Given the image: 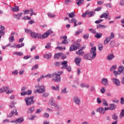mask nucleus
Masks as SVG:
<instances>
[{
	"label": "nucleus",
	"instance_id": "obj_46",
	"mask_svg": "<svg viewBox=\"0 0 124 124\" xmlns=\"http://www.w3.org/2000/svg\"><path fill=\"white\" fill-rule=\"evenodd\" d=\"M117 68V65H115L114 66H112L110 69V71H114V70H115V69H116Z\"/></svg>",
	"mask_w": 124,
	"mask_h": 124
},
{
	"label": "nucleus",
	"instance_id": "obj_39",
	"mask_svg": "<svg viewBox=\"0 0 124 124\" xmlns=\"http://www.w3.org/2000/svg\"><path fill=\"white\" fill-rule=\"evenodd\" d=\"M105 6H106L107 8H112V4L110 3L105 4Z\"/></svg>",
	"mask_w": 124,
	"mask_h": 124
},
{
	"label": "nucleus",
	"instance_id": "obj_3",
	"mask_svg": "<svg viewBox=\"0 0 124 124\" xmlns=\"http://www.w3.org/2000/svg\"><path fill=\"white\" fill-rule=\"evenodd\" d=\"M54 77L52 80L54 81L55 82H56V83H60L61 82V75L62 74V71H59L58 72H55L54 73Z\"/></svg>",
	"mask_w": 124,
	"mask_h": 124
},
{
	"label": "nucleus",
	"instance_id": "obj_30",
	"mask_svg": "<svg viewBox=\"0 0 124 124\" xmlns=\"http://www.w3.org/2000/svg\"><path fill=\"white\" fill-rule=\"evenodd\" d=\"M106 28H107V26L102 24H99L98 26H97V29H105Z\"/></svg>",
	"mask_w": 124,
	"mask_h": 124
},
{
	"label": "nucleus",
	"instance_id": "obj_63",
	"mask_svg": "<svg viewBox=\"0 0 124 124\" xmlns=\"http://www.w3.org/2000/svg\"><path fill=\"white\" fill-rule=\"evenodd\" d=\"M120 5H121V6H123V5H124V0H120Z\"/></svg>",
	"mask_w": 124,
	"mask_h": 124
},
{
	"label": "nucleus",
	"instance_id": "obj_51",
	"mask_svg": "<svg viewBox=\"0 0 124 124\" xmlns=\"http://www.w3.org/2000/svg\"><path fill=\"white\" fill-rule=\"evenodd\" d=\"M3 90L4 91V93H5V92H7V90H9V87L6 86L3 88Z\"/></svg>",
	"mask_w": 124,
	"mask_h": 124
},
{
	"label": "nucleus",
	"instance_id": "obj_33",
	"mask_svg": "<svg viewBox=\"0 0 124 124\" xmlns=\"http://www.w3.org/2000/svg\"><path fill=\"white\" fill-rule=\"evenodd\" d=\"M55 76V74H48L46 76H44V78H52V77H54Z\"/></svg>",
	"mask_w": 124,
	"mask_h": 124
},
{
	"label": "nucleus",
	"instance_id": "obj_49",
	"mask_svg": "<svg viewBox=\"0 0 124 124\" xmlns=\"http://www.w3.org/2000/svg\"><path fill=\"white\" fill-rule=\"evenodd\" d=\"M38 68V64H35L32 67L31 70H34V69H37Z\"/></svg>",
	"mask_w": 124,
	"mask_h": 124
},
{
	"label": "nucleus",
	"instance_id": "obj_1",
	"mask_svg": "<svg viewBox=\"0 0 124 124\" xmlns=\"http://www.w3.org/2000/svg\"><path fill=\"white\" fill-rule=\"evenodd\" d=\"M96 47H92L91 49V54L88 53L85 54L83 56V59L84 60H87V61H91V60H93V59H94L95 56H96Z\"/></svg>",
	"mask_w": 124,
	"mask_h": 124
},
{
	"label": "nucleus",
	"instance_id": "obj_12",
	"mask_svg": "<svg viewBox=\"0 0 124 124\" xmlns=\"http://www.w3.org/2000/svg\"><path fill=\"white\" fill-rule=\"evenodd\" d=\"M81 61H82V59L79 57H76L75 59V62L77 65H79V64H80V62H81Z\"/></svg>",
	"mask_w": 124,
	"mask_h": 124
},
{
	"label": "nucleus",
	"instance_id": "obj_8",
	"mask_svg": "<svg viewBox=\"0 0 124 124\" xmlns=\"http://www.w3.org/2000/svg\"><path fill=\"white\" fill-rule=\"evenodd\" d=\"M73 101L77 105H80V104H81V100L79 97H74Z\"/></svg>",
	"mask_w": 124,
	"mask_h": 124
},
{
	"label": "nucleus",
	"instance_id": "obj_42",
	"mask_svg": "<svg viewBox=\"0 0 124 124\" xmlns=\"http://www.w3.org/2000/svg\"><path fill=\"white\" fill-rule=\"evenodd\" d=\"M82 32H83V30H79V31H76L75 35L77 36V35H79V34H80V33H82Z\"/></svg>",
	"mask_w": 124,
	"mask_h": 124
},
{
	"label": "nucleus",
	"instance_id": "obj_52",
	"mask_svg": "<svg viewBox=\"0 0 124 124\" xmlns=\"http://www.w3.org/2000/svg\"><path fill=\"white\" fill-rule=\"evenodd\" d=\"M23 20H31V17L28 16H25L22 17Z\"/></svg>",
	"mask_w": 124,
	"mask_h": 124
},
{
	"label": "nucleus",
	"instance_id": "obj_26",
	"mask_svg": "<svg viewBox=\"0 0 124 124\" xmlns=\"http://www.w3.org/2000/svg\"><path fill=\"white\" fill-rule=\"evenodd\" d=\"M109 107V110H115V109H116V108H117V106L114 104H110Z\"/></svg>",
	"mask_w": 124,
	"mask_h": 124
},
{
	"label": "nucleus",
	"instance_id": "obj_60",
	"mask_svg": "<svg viewBox=\"0 0 124 124\" xmlns=\"http://www.w3.org/2000/svg\"><path fill=\"white\" fill-rule=\"evenodd\" d=\"M120 103H121V104H122L123 105H124V97H121V101H120Z\"/></svg>",
	"mask_w": 124,
	"mask_h": 124
},
{
	"label": "nucleus",
	"instance_id": "obj_29",
	"mask_svg": "<svg viewBox=\"0 0 124 124\" xmlns=\"http://www.w3.org/2000/svg\"><path fill=\"white\" fill-rule=\"evenodd\" d=\"M51 57L52 54H51V53L46 54L45 55H44V57L45 58V59H47V60L51 59Z\"/></svg>",
	"mask_w": 124,
	"mask_h": 124
},
{
	"label": "nucleus",
	"instance_id": "obj_13",
	"mask_svg": "<svg viewBox=\"0 0 124 124\" xmlns=\"http://www.w3.org/2000/svg\"><path fill=\"white\" fill-rule=\"evenodd\" d=\"M96 112H99L100 114L102 115L105 114V110L103 108H99L96 109Z\"/></svg>",
	"mask_w": 124,
	"mask_h": 124
},
{
	"label": "nucleus",
	"instance_id": "obj_47",
	"mask_svg": "<svg viewBox=\"0 0 124 124\" xmlns=\"http://www.w3.org/2000/svg\"><path fill=\"white\" fill-rule=\"evenodd\" d=\"M102 103L104 106H108V103H107V101H106V100H103L102 101Z\"/></svg>",
	"mask_w": 124,
	"mask_h": 124
},
{
	"label": "nucleus",
	"instance_id": "obj_48",
	"mask_svg": "<svg viewBox=\"0 0 124 124\" xmlns=\"http://www.w3.org/2000/svg\"><path fill=\"white\" fill-rule=\"evenodd\" d=\"M98 49L99 51H101L102 49H103V46L102 45V44H100L98 45Z\"/></svg>",
	"mask_w": 124,
	"mask_h": 124
},
{
	"label": "nucleus",
	"instance_id": "obj_6",
	"mask_svg": "<svg viewBox=\"0 0 124 124\" xmlns=\"http://www.w3.org/2000/svg\"><path fill=\"white\" fill-rule=\"evenodd\" d=\"M25 102H26V105H31L34 103L33 101V97H28L25 99Z\"/></svg>",
	"mask_w": 124,
	"mask_h": 124
},
{
	"label": "nucleus",
	"instance_id": "obj_23",
	"mask_svg": "<svg viewBox=\"0 0 124 124\" xmlns=\"http://www.w3.org/2000/svg\"><path fill=\"white\" fill-rule=\"evenodd\" d=\"M25 45V44L22 43L19 45H14V48H21V47H23Z\"/></svg>",
	"mask_w": 124,
	"mask_h": 124
},
{
	"label": "nucleus",
	"instance_id": "obj_20",
	"mask_svg": "<svg viewBox=\"0 0 124 124\" xmlns=\"http://www.w3.org/2000/svg\"><path fill=\"white\" fill-rule=\"evenodd\" d=\"M109 15V14L105 13L103 14H102L100 17V18H105V19H108V16Z\"/></svg>",
	"mask_w": 124,
	"mask_h": 124
},
{
	"label": "nucleus",
	"instance_id": "obj_64",
	"mask_svg": "<svg viewBox=\"0 0 124 124\" xmlns=\"http://www.w3.org/2000/svg\"><path fill=\"white\" fill-rule=\"evenodd\" d=\"M67 61H63L62 63V65H67Z\"/></svg>",
	"mask_w": 124,
	"mask_h": 124
},
{
	"label": "nucleus",
	"instance_id": "obj_36",
	"mask_svg": "<svg viewBox=\"0 0 124 124\" xmlns=\"http://www.w3.org/2000/svg\"><path fill=\"white\" fill-rule=\"evenodd\" d=\"M78 85H79V82L76 81L75 82V84L72 85V87L75 88V89H77V88H78Z\"/></svg>",
	"mask_w": 124,
	"mask_h": 124
},
{
	"label": "nucleus",
	"instance_id": "obj_35",
	"mask_svg": "<svg viewBox=\"0 0 124 124\" xmlns=\"http://www.w3.org/2000/svg\"><path fill=\"white\" fill-rule=\"evenodd\" d=\"M51 89H52V90H54V91H60V87L59 86V85H56V87L52 86L51 87Z\"/></svg>",
	"mask_w": 124,
	"mask_h": 124
},
{
	"label": "nucleus",
	"instance_id": "obj_62",
	"mask_svg": "<svg viewBox=\"0 0 124 124\" xmlns=\"http://www.w3.org/2000/svg\"><path fill=\"white\" fill-rule=\"evenodd\" d=\"M62 93H66V88H64L61 92Z\"/></svg>",
	"mask_w": 124,
	"mask_h": 124
},
{
	"label": "nucleus",
	"instance_id": "obj_7",
	"mask_svg": "<svg viewBox=\"0 0 124 124\" xmlns=\"http://www.w3.org/2000/svg\"><path fill=\"white\" fill-rule=\"evenodd\" d=\"M31 36L34 39H40L41 38V34L35 32H32L31 33Z\"/></svg>",
	"mask_w": 124,
	"mask_h": 124
},
{
	"label": "nucleus",
	"instance_id": "obj_4",
	"mask_svg": "<svg viewBox=\"0 0 124 124\" xmlns=\"http://www.w3.org/2000/svg\"><path fill=\"white\" fill-rule=\"evenodd\" d=\"M35 88H39L36 90V93H45V87L44 86H40L39 84L38 86H36Z\"/></svg>",
	"mask_w": 124,
	"mask_h": 124
},
{
	"label": "nucleus",
	"instance_id": "obj_11",
	"mask_svg": "<svg viewBox=\"0 0 124 124\" xmlns=\"http://www.w3.org/2000/svg\"><path fill=\"white\" fill-rule=\"evenodd\" d=\"M111 80L113 84H115L116 86H120V80L118 79L113 78Z\"/></svg>",
	"mask_w": 124,
	"mask_h": 124
},
{
	"label": "nucleus",
	"instance_id": "obj_53",
	"mask_svg": "<svg viewBox=\"0 0 124 124\" xmlns=\"http://www.w3.org/2000/svg\"><path fill=\"white\" fill-rule=\"evenodd\" d=\"M113 73L115 74V77H117V76H118V75L121 74V73H120V72H119V71H118V72L114 71L113 72Z\"/></svg>",
	"mask_w": 124,
	"mask_h": 124
},
{
	"label": "nucleus",
	"instance_id": "obj_19",
	"mask_svg": "<svg viewBox=\"0 0 124 124\" xmlns=\"http://www.w3.org/2000/svg\"><path fill=\"white\" fill-rule=\"evenodd\" d=\"M24 122V118L23 117L19 118L16 119L14 123H18V124H22Z\"/></svg>",
	"mask_w": 124,
	"mask_h": 124
},
{
	"label": "nucleus",
	"instance_id": "obj_56",
	"mask_svg": "<svg viewBox=\"0 0 124 124\" xmlns=\"http://www.w3.org/2000/svg\"><path fill=\"white\" fill-rule=\"evenodd\" d=\"M43 78H44V76L43 75L42 77H41L40 78H38L37 79L38 83H39V82H40V81H41V80H42V79H43Z\"/></svg>",
	"mask_w": 124,
	"mask_h": 124
},
{
	"label": "nucleus",
	"instance_id": "obj_43",
	"mask_svg": "<svg viewBox=\"0 0 124 124\" xmlns=\"http://www.w3.org/2000/svg\"><path fill=\"white\" fill-rule=\"evenodd\" d=\"M88 31H90V32H91V33H94V34L96 33V31H95V30H94V29H89L88 30Z\"/></svg>",
	"mask_w": 124,
	"mask_h": 124
},
{
	"label": "nucleus",
	"instance_id": "obj_14",
	"mask_svg": "<svg viewBox=\"0 0 124 124\" xmlns=\"http://www.w3.org/2000/svg\"><path fill=\"white\" fill-rule=\"evenodd\" d=\"M62 56V53H56L54 55V59L55 60H59Z\"/></svg>",
	"mask_w": 124,
	"mask_h": 124
},
{
	"label": "nucleus",
	"instance_id": "obj_58",
	"mask_svg": "<svg viewBox=\"0 0 124 124\" xmlns=\"http://www.w3.org/2000/svg\"><path fill=\"white\" fill-rule=\"evenodd\" d=\"M100 92L101 93H104L105 92H106V89H105L104 87H103L102 89L100 90Z\"/></svg>",
	"mask_w": 124,
	"mask_h": 124
},
{
	"label": "nucleus",
	"instance_id": "obj_45",
	"mask_svg": "<svg viewBox=\"0 0 124 124\" xmlns=\"http://www.w3.org/2000/svg\"><path fill=\"white\" fill-rule=\"evenodd\" d=\"M47 16L48 17H50V18H54V17H55V15L51 13H47Z\"/></svg>",
	"mask_w": 124,
	"mask_h": 124
},
{
	"label": "nucleus",
	"instance_id": "obj_25",
	"mask_svg": "<svg viewBox=\"0 0 124 124\" xmlns=\"http://www.w3.org/2000/svg\"><path fill=\"white\" fill-rule=\"evenodd\" d=\"M124 70V66L122 65L119 66L118 68V71L121 74V73H123Z\"/></svg>",
	"mask_w": 124,
	"mask_h": 124
},
{
	"label": "nucleus",
	"instance_id": "obj_34",
	"mask_svg": "<svg viewBox=\"0 0 124 124\" xmlns=\"http://www.w3.org/2000/svg\"><path fill=\"white\" fill-rule=\"evenodd\" d=\"M22 15H23V13H21L18 15H15L16 18L19 20L20 18H21V17H22Z\"/></svg>",
	"mask_w": 124,
	"mask_h": 124
},
{
	"label": "nucleus",
	"instance_id": "obj_27",
	"mask_svg": "<svg viewBox=\"0 0 124 124\" xmlns=\"http://www.w3.org/2000/svg\"><path fill=\"white\" fill-rule=\"evenodd\" d=\"M111 38H109V37H107L106 38V40L104 41V44L105 45H106V44H108V43H109V42H110V40H111Z\"/></svg>",
	"mask_w": 124,
	"mask_h": 124
},
{
	"label": "nucleus",
	"instance_id": "obj_28",
	"mask_svg": "<svg viewBox=\"0 0 124 124\" xmlns=\"http://www.w3.org/2000/svg\"><path fill=\"white\" fill-rule=\"evenodd\" d=\"M25 33H27V34H31V32H32V31L31 30L29 29H24Z\"/></svg>",
	"mask_w": 124,
	"mask_h": 124
},
{
	"label": "nucleus",
	"instance_id": "obj_31",
	"mask_svg": "<svg viewBox=\"0 0 124 124\" xmlns=\"http://www.w3.org/2000/svg\"><path fill=\"white\" fill-rule=\"evenodd\" d=\"M68 16L70 18H74L75 17V12H72L69 14Z\"/></svg>",
	"mask_w": 124,
	"mask_h": 124
},
{
	"label": "nucleus",
	"instance_id": "obj_59",
	"mask_svg": "<svg viewBox=\"0 0 124 124\" xmlns=\"http://www.w3.org/2000/svg\"><path fill=\"white\" fill-rule=\"evenodd\" d=\"M47 96H49V94L48 93H45L42 95L43 97H47Z\"/></svg>",
	"mask_w": 124,
	"mask_h": 124
},
{
	"label": "nucleus",
	"instance_id": "obj_37",
	"mask_svg": "<svg viewBox=\"0 0 124 124\" xmlns=\"http://www.w3.org/2000/svg\"><path fill=\"white\" fill-rule=\"evenodd\" d=\"M124 109H122L121 112L120 113V118L122 119V118H124Z\"/></svg>",
	"mask_w": 124,
	"mask_h": 124
},
{
	"label": "nucleus",
	"instance_id": "obj_40",
	"mask_svg": "<svg viewBox=\"0 0 124 124\" xmlns=\"http://www.w3.org/2000/svg\"><path fill=\"white\" fill-rule=\"evenodd\" d=\"M54 107L55 109H56V110H61V106L55 104L54 105Z\"/></svg>",
	"mask_w": 124,
	"mask_h": 124
},
{
	"label": "nucleus",
	"instance_id": "obj_32",
	"mask_svg": "<svg viewBox=\"0 0 124 124\" xmlns=\"http://www.w3.org/2000/svg\"><path fill=\"white\" fill-rule=\"evenodd\" d=\"M84 2V0H77V4L80 6Z\"/></svg>",
	"mask_w": 124,
	"mask_h": 124
},
{
	"label": "nucleus",
	"instance_id": "obj_50",
	"mask_svg": "<svg viewBox=\"0 0 124 124\" xmlns=\"http://www.w3.org/2000/svg\"><path fill=\"white\" fill-rule=\"evenodd\" d=\"M45 48L46 49H50V48H51V43L46 44V46H45Z\"/></svg>",
	"mask_w": 124,
	"mask_h": 124
},
{
	"label": "nucleus",
	"instance_id": "obj_54",
	"mask_svg": "<svg viewBox=\"0 0 124 124\" xmlns=\"http://www.w3.org/2000/svg\"><path fill=\"white\" fill-rule=\"evenodd\" d=\"M9 40L10 42H13L14 41V36H11L9 39Z\"/></svg>",
	"mask_w": 124,
	"mask_h": 124
},
{
	"label": "nucleus",
	"instance_id": "obj_17",
	"mask_svg": "<svg viewBox=\"0 0 124 124\" xmlns=\"http://www.w3.org/2000/svg\"><path fill=\"white\" fill-rule=\"evenodd\" d=\"M76 55H78L79 56H80L81 57H83L84 55L85 54V52L83 51H81L78 50V51L76 52Z\"/></svg>",
	"mask_w": 124,
	"mask_h": 124
},
{
	"label": "nucleus",
	"instance_id": "obj_9",
	"mask_svg": "<svg viewBox=\"0 0 124 124\" xmlns=\"http://www.w3.org/2000/svg\"><path fill=\"white\" fill-rule=\"evenodd\" d=\"M5 28L2 25H0V38H1V35H4Z\"/></svg>",
	"mask_w": 124,
	"mask_h": 124
},
{
	"label": "nucleus",
	"instance_id": "obj_22",
	"mask_svg": "<svg viewBox=\"0 0 124 124\" xmlns=\"http://www.w3.org/2000/svg\"><path fill=\"white\" fill-rule=\"evenodd\" d=\"M34 107H31L30 108L28 109V111H27V113L28 114H31V113H32V112H33L34 111Z\"/></svg>",
	"mask_w": 124,
	"mask_h": 124
},
{
	"label": "nucleus",
	"instance_id": "obj_5",
	"mask_svg": "<svg viewBox=\"0 0 124 124\" xmlns=\"http://www.w3.org/2000/svg\"><path fill=\"white\" fill-rule=\"evenodd\" d=\"M51 33H53V31L51 30H49L48 31H47L45 33H44L43 35L41 34V38L40 39H43L44 38H47L50 34Z\"/></svg>",
	"mask_w": 124,
	"mask_h": 124
},
{
	"label": "nucleus",
	"instance_id": "obj_41",
	"mask_svg": "<svg viewBox=\"0 0 124 124\" xmlns=\"http://www.w3.org/2000/svg\"><path fill=\"white\" fill-rule=\"evenodd\" d=\"M112 118L113 120H118V115H117V114L114 113L112 115Z\"/></svg>",
	"mask_w": 124,
	"mask_h": 124
},
{
	"label": "nucleus",
	"instance_id": "obj_15",
	"mask_svg": "<svg viewBox=\"0 0 124 124\" xmlns=\"http://www.w3.org/2000/svg\"><path fill=\"white\" fill-rule=\"evenodd\" d=\"M101 82L105 86H108V79L103 78L102 79Z\"/></svg>",
	"mask_w": 124,
	"mask_h": 124
},
{
	"label": "nucleus",
	"instance_id": "obj_55",
	"mask_svg": "<svg viewBox=\"0 0 124 124\" xmlns=\"http://www.w3.org/2000/svg\"><path fill=\"white\" fill-rule=\"evenodd\" d=\"M111 39H113L115 38V34H114V33L111 32L110 36L109 37Z\"/></svg>",
	"mask_w": 124,
	"mask_h": 124
},
{
	"label": "nucleus",
	"instance_id": "obj_24",
	"mask_svg": "<svg viewBox=\"0 0 124 124\" xmlns=\"http://www.w3.org/2000/svg\"><path fill=\"white\" fill-rule=\"evenodd\" d=\"M87 14L88 17H93L95 14L94 12H89L87 11Z\"/></svg>",
	"mask_w": 124,
	"mask_h": 124
},
{
	"label": "nucleus",
	"instance_id": "obj_16",
	"mask_svg": "<svg viewBox=\"0 0 124 124\" xmlns=\"http://www.w3.org/2000/svg\"><path fill=\"white\" fill-rule=\"evenodd\" d=\"M69 23H74L75 25L74 26V27H77V20H76L75 18L72 19L71 20H68Z\"/></svg>",
	"mask_w": 124,
	"mask_h": 124
},
{
	"label": "nucleus",
	"instance_id": "obj_61",
	"mask_svg": "<svg viewBox=\"0 0 124 124\" xmlns=\"http://www.w3.org/2000/svg\"><path fill=\"white\" fill-rule=\"evenodd\" d=\"M36 118V116L35 115H32L31 117H29L28 119L29 120H34Z\"/></svg>",
	"mask_w": 124,
	"mask_h": 124
},
{
	"label": "nucleus",
	"instance_id": "obj_21",
	"mask_svg": "<svg viewBox=\"0 0 124 124\" xmlns=\"http://www.w3.org/2000/svg\"><path fill=\"white\" fill-rule=\"evenodd\" d=\"M95 37L96 38H101V37H102V33H98L96 32V34L94 35Z\"/></svg>",
	"mask_w": 124,
	"mask_h": 124
},
{
	"label": "nucleus",
	"instance_id": "obj_44",
	"mask_svg": "<svg viewBox=\"0 0 124 124\" xmlns=\"http://www.w3.org/2000/svg\"><path fill=\"white\" fill-rule=\"evenodd\" d=\"M50 105L51 106H55V105L56 104V102L54 100H51L49 102Z\"/></svg>",
	"mask_w": 124,
	"mask_h": 124
},
{
	"label": "nucleus",
	"instance_id": "obj_57",
	"mask_svg": "<svg viewBox=\"0 0 124 124\" xmlns=\"http://www.w3.org/2000/svg\"><path fill=\"white\" fill-rule=\"evenodd\" d=\"M62 43L63 45L64 44H68V41L67 40H63Z\"/></svg>",
	"mask_w": 124,
	"mask_h": 124
},
{
	"label": "nucleus",
	"instance_id": "obj_18",
	"mask_svg": "<svg viewBox=\"0 0 124 124\" xmlns=\"http://www.w3.org/2000/svg\"><path fill=\"white\" fill-rule=\"evenodd\" d=\"M113 59H115V56L114 54H109L107 58V60L108 61H112Z\"/></svg>",
	"mask_w": 124,
	"mask_h": 124
},
{
	"label": "nucleus",
	"instance_id": "obj_2",
	"mask_svg": "<svg viewBox=\"0 0 124 124\" xmlns=\"http://www.w3.org/2000/svg\"><path fill=\"white\" fill-rule=\"evenodd\" d=\"M80 41L81 40H78L76 42H74V44L71 46L69 51L72 52V51H76V50H78V49L81 47L80 43L78 42H80Z\"/></svg>",
	"mask_w": 124,
	"mask_h": 124
},
{
	"label": "nucleus",
	"instance_id": "obj_10",
	"mask_svg": "<svg viewBox=\"0 0 124 124\" xmlns=\"http://www.w3.org/2000/svg\"><path fill=\"white\" fill-rule=\"evenodd\" d=\"M15 115V116H17V115H18V112H17V110L16 109H14L11 112V113L8 114V118H11V117L12 116H13V115Z\"/></svg>",
	"mask_w": 124,
	"mask_h": 124
},
{
	"label": "nucleus",
	"instance_id": "obj_38",
	"mask_svg": "<svg viewBox=\"0 0 124 124\" xmlns=\"http://www.w3.org/2000/svg\"><path fill=\"white\" fill-rule=\"evenodd\" d=\"M80 87H81V88H86L87 89H89V88H90V85L81 84H80Z\"/></svg>",
	"mask_w": 124,
	"mask_h": 124
}]
</instances>
